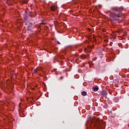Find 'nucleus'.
<instances>
[{"label":"nucleus","mask_w":129,"mask_h":129,"mask_svg":"<svg viewBox=\"0 0 129 129\" xmlns=\"http://www.w3.org/2000/svg\"><path fill=\"white\" fill-rule=\"evenodd\" d=\"M34 73H37V69H35L34 70Z\"/></svg>","instance_id":"obj_11"},{"label":"nucleus","mask_w":129,"mask_h":129,"mask_svg":"<svg viewBox=\"0 0 129 129\" xmlns=\"http://www.w3.org/2000/svg\"><path fill=\"white\" fill-rule=\"evenodd\" d=\"M98 87H95L93 88V91H98Z\"/></svg>","instance_id":"obj_4"},{"label":"nucleus","mask_w":129,"mask_h":129,"mask_svg":"<svg viewBox=\"0 0 129 129\" xmlns=\"http://www.w3.org/2000/svg\"><path fill=\"white\" fill-rule=\"evenodd\" d=\"M24 4H28V1H24L23 2Z\"/></svg>","instance_id":"obj_9"},{"label":"nucleus","mask_w":129,"mask_h":129,"mask_svg":"<svg viewBox=\"0 0 129 129\" xmlns=\"http://www.w3.org/2000/svg\"><path fill=\"white\" fill-rule=\"evenodd\" d=\"M29 25H30V26H33V23L29 22Z\"/></svg>","instance_id":"obj_10"},{"label":"nucleus","mask_w":129,"mask_h":129,"mask_svg":"<svg viewBox=\"0 0 129 129\" xmlns=\"http://www.w3.org/2000/svg\"><path fill=\"white\" fill-rule=\"evenodd\" d=\"M39 32H41V30H39Z\"/></svg>","instance_id":"obj_16"},{"label":"nucleus","mask_w":129,"mask_h":129,"mask_svg":"<svg viewBox=\"0 0 129 129\" xmlns=\"http://www.w3.org/2000/svg\"><path fill=\"white\" fill-rule=\"evenodd\" d=\"M81 57H83V56H82V55H81Z\"/></svg>","instance_id":"obj_15"},{"label":"nucleus","mask_w":129,"mask_h":129,"mask_svg":"<svg viewBox=\"0 0 129 129\" xmlns=\"http://www.w3.org/2000/svg\"><path fill=\"white\" fill-rule=\"evenodd\" d=\"M57 44H59V45H61V43L59 41H57Z\"/></svg>","instance_id":"obj_14"},{"label":"nucleus","mask_w":129,"mask_h":129,"mask_svg":"<svg viewBox=\"0 0 129 129\" xmlns=\"http://www.w3.org/2000/svg\"><path fill=\"white\" fill-rule=\"evenodd\" d=\"M100 94L102 96V97H106L107 96V92L103 90L101 92Z\"/></svg>","instance_id":"obj_2"},{"label":"nucleus","mask_w":129,"mask_h":129,"mask_svg":"<svg viewBox=\"0 0 129 129\" xmlns=\"http://www.w3.org/2000/svg\"><path fill=\"white\" fill-rule=\"evenodd\" d=\"M28 27H30V28L31 29H34V27H33V26H32V25H29V26H28Z\"/></svg>","instance_id":"obj_8"},{"label":"nucleus","mask_w":129,"mask_h":129,"mask_svg":"<svg viewBox=\"0 0 129 129\" xmlns=\"http://www.w3.org/2000/svg\"><path fill=\"white\" fill-rule=\"evenodd\" d=\"M51 9L53 11H55V6H52Z\"/></svg>","instance_id":"obj_6"},{"label":"nucleus","mask_w":129,"mask_h":129,"mask_svg":"<svg viewBox=\"0 0 129 129\" xmlns=\"http://www.w3.org/2000/svg\"><path fill=\"white\" fill-rule=\"evenodd\" d=\"M31 14H32V13L30 12L29 13V16L30 17H31V18H34L35 16H36V14H32L31 15Z\"/></svg>","instance_id":"obj_5"},{"label":"nucleus","mask_w":129,"mask_h":129,"mask_svg":"<svg viewBox=\"0 0 129 129\" xmlns=\"http://www.w3.org/2000/svg\"><path fill=\"white\" fill-rule=\"evenodd\" d=\"M81 94L83 95V96H86V95L87 94V93H86L85 91H83Z\"/></svg>","instance_id":"obj_3"},{"label":"nucleus","mask_w":129,"mask_h":129,"mask_svg":"<svg viewBox=\"0 0 129 129\" xmlns=\"http://www.w3.org/2000/svg\"><path fill=\"white\" fill-rule=\"evenodd\" d=\"M28 31H32V28H30V26L27 27Z\"/></svg>","instance_id":"obj_7"},{"label":"nucleus","mask_w":129,"mask_h":129,"mask_svg":"<svg viewBox=\"0 0 129 129\" xmlns=\"http://www.w3.org/2000/svg\"><path fill=\"white\" fill-rule=\"evenodd\" d=\"M39 28H41V26H39Z\"/></svg>","instance_id":"obj_17"},{"label":"nucleus","mask_w":129,"mask_h":129,"mask_svg":"<svg viewBox=\"0 0 129 129\" xmlns=\"http://www.w3.org/2000/svg\"><path fill=\"white\" fill-rule=\"evenodd\" d=\"M111 10L112 11H114L116 12L115 13H112L111 11H109L108 12L110 13L109 14V16L110 17V18H112L113 19V21L115 22H117L118 21H119L118 19H115V18H120L121 16V11H123L124 10V8L123 7H111Z\"/></svg>","instance_id":"obj_1"},{"label":"nucleus","mask_w":129,"mask_h":129,"mask_svg":"<svg viewBox=\"0 0 129 129\" xmlns=\"http://www.w3.org/2000/svg\"><path fill=\"white\" fill-rule=\"evenodd\" d=\"M45 23H41L40 25H45Z\"/></svg>","instance_id":"obj_13"},{"label":"nucleus","mask_w":129,"mask_h":129,"mask_svg":"<svg viewBox=\"0 0 129 129\" xmlns=\"http://www.w3.org/2000/svg\"><path fill=\"white\" fill-rule=\"evenodd\" d=\"M63 78H64V77H60V80H62V79H63Z\"/></svg>","instance_id":"obj_12"}]
</instances>
